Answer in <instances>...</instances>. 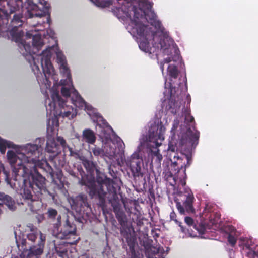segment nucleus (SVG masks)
Instances as JSON below:
<instances>
[{
	"instance_id": "obj_13",
	"label": "nucleus",
	"mask_w": 258,
	"mask_h": 258,
	"mask_svg": "<svg viewBox=\"0 0 258 258\" xmlns=\"http://www.w3.org/2000/svg\"><path fill=\"white\" fill-rule=\"evenodd\" d=\"M6 1L11 13L15 12L23 6L22 0H6Z\"/></svg>"
},
{
	"instance_id": "obj_16",
	"label": "nucleus",
	"mask_w": 258,
	"mask_h": 258,
	"mask_svg": "<svg viewBox=\"0 0 258 258\" xmlns=\"http://www.w3.org/2000/svg\"><path fill=\"white\" fill-rule=\"evenodd\" d=\"M64 228L63 234L65 236H67L69 234L74 235L75 233V229L74 227H73L69 221H66V225H64Z\"/></svg>"
},
{
	"instance_id": "obj_3",
	"label": "nucleus",
	"mask_w": 258,
	"mask_h": 258,
	"mask_svg": "<svg viewBox=\"0 0 258 258\" xmlns=\"http://www.w3.org/2000/svg\"><path fill=\"white\" fill-rule=\"evenodd\" d=\"M7 148L13 149L7 153V158L13 172L17 175H21L23 178L20 194L24 199L30 200L28 202L30 210L36 211L35 205L37 202L31 200V189L35 185L40 190H45V179L36 169V167H42L46 164V159L42 153L41 144L27 143L17 145L0 138V152L4 154Z\"/></svg>"
},
{
	"instance_id": "obj_11",
	"label": "nucleus",
	"mask_w": 258,
	"mask_h": 258,
	"mask_svg": "<svg viewBox=\"0 0 258 258\" xmlns=\"http://www.w3.org/2000/svg\"><path fill=\"white\" fill-rule=\"evenodd\" d=\"M181 197L185 198V200L183 202L182 206L181 203L177 199L175 201L176 204V207L181 214H184L185 211L188 212H194L193 202L194 201V196L192 191L187 188L184 189V193L180 195Z\"/></svg>"
},
{
	"instance_id": "obj_22",
	"label": "nucleus",
	"mask_w": 258,
	"mask_h": 258,
	"mask_svg": "<svg viewBox=\"0 0 258 258\" xmlns=\"http://www.w3.org/2000/svg\"><path fill=\"white\" fill-rule=\"evenodd\" d=\"M175 213L174 212H172L170 213V218L172 220H174L176 222H177V220L175 219Z\"/></svg>"
},
{
	"instance_id": "obj_15",
	"label": "nucleus",
	"mask_w": 258,
	"mask_h": 258,
	"mask_svg": "<svg viewBox=\"0 0 258 258\" xmlns=\"http://www.w3.org/2000/svg\"><path fill=\"white\" fill-rule=\"evenodd\" d=\"M229 229L230 230V232L228 237V241L231 245H234L236 242L238 233L233 227H229Z\"/></svg>"
},
{
	"instance_id": "obj_18",
	"label": "nucleus",
	"mask_w": 258,
	"mask_h": 258,
	"mask_svg": "<svg viewBox=\"0 0 258 258\" xmlns=\"http://www.w3.org/2000/svg\"><path fill=\"white\" fill-rule=\"evenodd\" d=\"M48 215L50 217H54L57 214V211L53 209H49L48 211Z\"/></svg>"
},
{
	"instance_id": "obj_19",
	"label": "nucleus",
	"mask_w": 258,
	"mask_h": 258,
	"mask_svg": "<svg viewBox=\"0 0 258 258\" xmlns=\"http://www.w3.org/2000/svg\"><path fill=\"white\" fill-rule=\"evenodd\" d=\"M185 222L187 225L189 226L192 225L194 224V220L189 217H186L185 218Z\"/></svg>"
},
{
	"instance_id": "obj_12",
	"label": "nucleus",
	"mask_w": 258,
	"mask_h": 258,
	"mask_svg": "<svg viewBox=\"0 0 258 258\" xmlns=\"http://www.w3.org/2000/svg\"><path fill=\"white\" fill-rule=\"evenodd\" d=\"M82 184H84L89 188V194L92 197L94 196L98 193V191L96 187V183L93 178H91L87 181H85L83 179L82 180Z\"/></svg>"
},
{
	"instance_id": "obj_7",
	"label": "nucleus",
	"mask_w": 258,
	"mask_h": 258,
	"mask_svg": "<svg viewBox=\"0 0 258 258\" xmlns=\"http://www.w3.org/2000/svg\"><path fill=\"white\" fill-rule=\"evenodd\" d=\"M178 124V120L177 119H175L173 126L171 130V133L172 134V136L169 142L167 156L173 165H179L181 166V169L178 171L177 174L175 175L173 179L174 180L175 184H178V185H181L183 186L186 184L185 167L190 165V158L189 156L184 155H182L181 157H180L179 154L176 152L177 150V148L174 140H176L175 134L176 132L177 133L178 132L177 130Z\"/></svg>"
},
{
	"instance_id": "obj_26",
	"label": "nucleus",
	"mask_w": 258,
	"mask_h": 258,
	"mask_svg": "<svg viewBox=\"0 0 258 258\" xmlns=\"http://www.w3.org/2000/svg\"><path fill=\"white\" fill-rule=\"evenodd\" d=\"M75 136H76V138H77L79 137V135H78V134H76V135H75Z\"/></svg>"
},
{
	"instance_id": "obj_25",
	"label": "nucleus",
	"mask_w": 258,
	"mask_h": 258,
	"mask_svg": "<svg viewBox=\"0 0 258 258\" xmlns=\"http://www.w3.org/2000/svg\"><path fill=\"white\" fill-rule=\"evenodd\" d=\"M179 226L181 227V230H182V232H184V229H183V228L182 226H181L180 225H179Z\"/></svg>"
},
{
	"instance_id": "obj_23",
	"label": "nucleus",
	"mask_w": 258,
	"mask_h": 258,
	"mask_svg": "<svg viewBox=\"0 0 258 258\" xmlns=\"http://www.w3.org/2000/svg\"><path fill=\"white\" fill-rule=\"evenodd\" d=\"M253 258H258V250L254 252Z\"/></svg>"
},
{
	"instance_id": "obj_10",
	"label": "nucleus",
	"mask_w": 258,
	"mask_h": 258,
	"mask_svg": "<svg viewBox=\"0 0 258 258\" xmlns=\"http://www.w3.org/2000/svg\"><path fill=\"white\" fill-rule=\"evenodd\" d=\"M39 3L43 6V9H40L33 2L30 0L27 2V10L28 16L29 18L42 17L44 16L45 13L50 8V5L46 0H39Z\"/></svg>"
},
{
	"instance_id": "obj_17",
	"label": "nucleus",
	"mask_w": 258,
	"mask_h": 258,
	"mask_svg": "<svg viewBox=\"0 0 258 258\" xmlns=\"http://www.w3.org/2000/svg\"><path fill=\"white\" fill-rule=\"evenodd\" d=\"M57 141L60 143V145L63 147L65 148L67 146L66 141L64 139L61 137H58L57 138Z\"/></svg>"
},
{
	"instance_id": "obj_21",
	"label": "nucleus",
	"mask_w": 258,
	"mask_h": 258,
	"mask_svg": "<svg viewBox=\"0 0 258 258\" xmlns=\"http://www.w3.org/2000/svg\"><path fill=\"white\" fill-rule=\"evenodd\" d=\"M47 34L49 36V37H50L51 38H54L55 33L52 30H51L50 29H48L47 30Z\"/></svg>"
},
{
	"instance_id": "obj_1",
	"label": "nucleus",
	"mask_w": 258,
	"mask_h": 258,
	"mask_svg": "<svg viewBox=\"0 0 258 258\" xmlns=\"http://www.w3.org/2000/svg\"><path fill=\"white\" fill-rule=\"evenodd\" d=\"M91 1L102 7L114 3V14L136 38L140 49L145 53H155L163 75L166 69L171 81L177 78L181 57L169 32L152 10L151 3L146 0H116V3Z\"/></svg>"
},
{
	"instance_id": "obj_4",
	"label": "nucleus",
	"mask_w": 258,
	"mask_h": 258,
	"mask_svg": "<svg viewBox=\"0 0 258 258\" xmlns=\"http://www.w3.org/2000/svg\"><path fill=\"white\" fill-rule=\"evenodd\" d=\"M55 51L60 73L67 78L60 82L63 96L71 97L72 103L77 107L84 109L92 121L97 123L96 130L102 141V149L95 146L92 149V152L96 156H105L111 160L115 159L118 155L124 153L125 144L123 141L115 134L96 109L87 103L75 89L66 57L61 50Z\"/></svg>"
},
{
	"instance_id": "obj_9",
	"label": "nucleus",
	"mask_w": 258,
	"mask_h": 258,
	"mask_svg": "<svg viewBox=\"0 0 258 258\" xmlns=\"http://www.w3.org/2000/svg\"><path fill=\"white\" fill-rule=\"evenodd\" d=\"M183 116L184 117V125L180 126V132L178 135V138L181 137V140L182 142L184 138L188 137L190 140H197L199 137V132L197 131L195 127H188L189 123H192L194 121V118L190 115V110L188 108H184L182 110Z\"/></svg>"
},
{
	"instance_id": "obj_5",
	"label": "nucleus",
	"mask_w": 258,
	"mask_h": 258,
	"mask_svg": "<svg viewBox=\"0 0 258 258\" xmlns=\"http://www.w3.org/2000/svg\"><path fill=\"white\" fill-rule=\"evenodd\" d=\"M166 127L163 122L151 126L149 131L148 137H142L140 139V144L137 150L131 155V161L127 163L134 174H138L141 170L139 162H135L136 166L133 163L135 159H139L141 156L140 152L144 149H149V157L152 158L151 162L155 159L159 163L162 159V156L159 153L158 148L160 146L165 139Z\"/></svg>"
},
{
	"instance_id": "obj_8",
	"label": "nucleus",
	"mask_w": 258,
	"mask_h": 258,
	"mask_svg": "<svg viewBox=\"0 0 258 258\" xmlns=\"http://www.w3.org/2000/svg\"><path fill=\"white\" fill-rule=\"evenodd\" d=\"M176 87L171 82L165 81V91L164 92V100L163 108L168 112L176 114L179 110L181 102L176 100L175 96Z\"/></svg>"
},
{
	"instance_id": "obj_24",
	"label": "nucleus",
	"mask_w": 258,
	"mask_h": 258,
	"mask_svg": "<svg viewBox=\"0 0 258 258\" xmlns=\"http://www.w3.org/2000/svg\"><path fill=\"white\" fill-rule=\"evenodd\" d=\"M38 140L39 141V143H42V144H43V143H44L43 140L41 139H39Z\"/></svg>"
},
{
	"instance_id": "obj_14",
	"label": "nucleus",
	"mask_w": 258,
	"mask_h": 258,
	"mask_svg": "<svg viewBox=\"0 0 258 258\" xmlns=\"http://www.w3.org/2000/svg\"><path fill=\"white\" fill-rule=\"evenodd\" d=\"M83 140L89 144H93L96 141L94 133L90 129H86L83 132Z\"/></svg>"
},
{
	"instance_id": "obj_29",
	"label": "nucleus",
	"mask_w": 258,
	"mask_h": 258,
	"mask_svg": "<svg viewBox=\"0 0 258 258\" xmlns=\"http://www.w3.org/2000/svg\"><path fill=\"white\" fill-rule=\"evenodd\" d=\"M158 251H159V252H160V251H161V249L160 248H159Z\"/></svg>"
},
{
	"instance_id": "obj_2",
	"label": "nucleus",
	"mask_w": 258,
	"mask_h": 258,
	"mask_svg": "<svg viewBox=\"0 0 258 258\" xmlns=\"http://www.w3.org/2000/svg\"><path fill=\"white\" fill-rule=\"evenodd\" d=\"M42 46L32 45V49L30 45H18L20 53L30 63L32 71L36 75L41 92L46 97L45 104L48 119L46 151L57 155L60 152V148L53 135L58 131V117L71 120L76 117L77 111L59 95L58 76L50 61L52 53L56 54L55 48H59L53 46L44 50L41 54L36 55Z\"/></svg>"
},
{
	"instance_id": "obj_28",
	"label": "nucleus",
	"mask_w": 258,
	"mask_h": 258,
	"mask_svg": "<svg viewBox=\"0 0 258 258\" xmlns=\"http://www.w3.org/2000/svg\"><path fill=\"white\" fill-rule=\"evenodd\" d=\"M57 219H58V221H59L60 219V217H58L57 218Z\"/></svg>"
},
{
	"instance_id": "obj_27",
	"label": "nucleus",
	"mask_w": 258,
	"mask_h": 258,
	"mask_svg": "<svg viewBox=\"0 0 258 258\" xmlns=\"http://www.w3.org/2000/svg\"><path fill=\"white\" fill-rule=\"evenodd\" d=\"M69 150L70 151L71 154L72 155V152L71 149L69 148Z\"/></svg>"
},
{
	"instance_id": "obj_6",
	"label": "nucleus",
	"mask_w": 258,
	"mask_h": 258,
	"mask_svg": "<svg viewBox=\"0 0 258 258\" xmlns=\"http://www.w3.org/2000/svg\"><path fill=\"white\" fill-rule=\"evenodd\" d=\"M17 234L15 232L17 246L23 250L21 258H38L43 252L45 235L32 225L27 226L25 232L19 238Z\"/></svg>"
},
{
	"instance_id": "obj_20",
	"label": "nucleus",
	"mask_w": 258,
	"mask_h": 258,
	"mask_svg": "<svg viewBox=\"0 0 258 258\" xmlns=\"http://www.w3.org/2000/svg\"><path fill=\"white\" fill-rule=\"evenodd\" d=\"M80 159L82 161L83 164L86 168L90 167L92 165V163L84 159V158H80Z\"/></svg>"
}]
</instances>
